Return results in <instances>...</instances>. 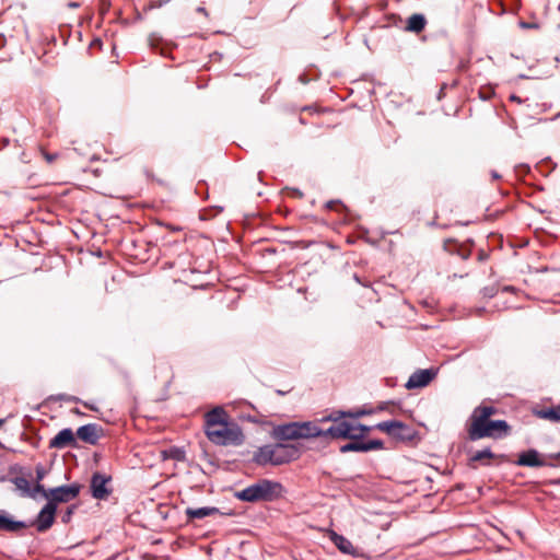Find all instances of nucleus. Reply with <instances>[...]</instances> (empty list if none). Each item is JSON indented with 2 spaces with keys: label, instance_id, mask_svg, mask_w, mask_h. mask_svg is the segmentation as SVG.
<instances>
[{
  "label": "nucleus",
  "instance_id": "nucleus-1",
  "mask_svg": "<svg viewBox=\"0 0 560 560\" xmlns=\"http://www.w3.org/2000/svg\"><path fill=\"white\" fill-rule=\"evenodd\" d=\"M229 416L222 407H215L205 417V431L210 442L217 445H241L244 434L234 422H229Z\"/></svg>",
  "mask_w": 560,
  "mask_h": 560
},
{
  "label": "nucleus",
  "instance_id": "nucleus-2",
  "mask_svg": "<svg viewBox=\"0 0 560 560\" xmlns=\"http://www.w3.org/2000/svg\"><path fill=\"white\" fill-rule=\"evenodd\" d=\"M495 413L497 409L493 406L476 407L469 417L468 439L478 441L485 438L500 439L508 435L510 425L505 420H490V417Z\"/></svg>",
  "mask_w": 560,
  "mask_h": 560
},
{
  "label": "nucleus",
  "instance_id": "nucleus-3",
  "mask_svg": "<svg viewBox=\"0 0 560 560\" xmlns=\"http://www.w3.org/2000/svg\"><path fill=\"white\" fill-rule=\"evenodd\" d=\"M283 487L270 479H259L257 482L236 491L234 497L244 502H271L282 495Z\"/></svg>",
  "mask_w": 560,
  "mask_h": 560
},
{
  "label": "nucleus",
  "instance_id": "nucleus-4",
  "mask_svg": "<svg viewBox=\"0 0 560 560\" xmlns=\"http://www.w3.org/2000/svg\"><path fill=\"white\" fill-rule=\"evenodd\" d=\"M374 428L400 442H409L413 440L416 435V431L410 425L397 420L383 421L377 423Z\"/></svg>",
  "mask_w": 560,
  "mask_h": 560
},
{
  "label": "nucleus",
  "instance_id": "nucleus-5",
  "mask_svg": "<svg viewBox=\"0 0 560 560\" xmlns=\"http://www.w3.org/2000/svg\"><path fill=\"white\" fill-rule=\"evenodd\" d=\"M81 487L79 483H71L49 488L47 494L49 495L47 503H52L55 509L59 503H68L74 500L80 493Z\"/></svg>",
  "mask_w": 560,
  "mask_h": 560
},
{
  "label": "nucleus",
  "instance_id": "nucleus-6",
  "mask_svg": "<svg viewBox=\"0 0 560 560\" xmlns=\"http://www.w3.org/2000/svg\"><path fill=\"white\" fill-rule=\"evenodd\" d=\"M549 455L550 454L541 455L537 450L529 448L525 452H522L518 455V458L515 462V464L517 466L532 467V468L545 467V466L556 467L557 465L555 463L548 462L545 459V458L553 459L552 457H549Z\"/></svg>",
  "mask_w": 560,
  "mask_h": 560
},
{
  "label": "nucleus",
  "instance_id": "nucleus-7",
  "mask_svg": "<svg viewBox=\"0 0 560 560\" xmlns=\"http://www.w3.org/2000/svg\"><path fill=\"white\" fill-rule=\"evenodd\" d=\"M275 466L296 460L301 456V448L295 444H273Z\"/></svg>",
  "mask_w": 560,
  "mask_h": 560
},
{
  "label": "nucleus",
  "instance_id": "nucleus-8",
  "mask_svg": "<svg viewBox=\"0 0 560 560\" xmlns=\"http://www.w3.org/2000/svg\"><path fill=\"white\" fill-rule=\"evenodd\" d=\"M110 481V476H106L98 471L94 472L90 482L92 497L96 500H106L112 493V489L108 487Z\"/></svg>",
  "mask_w": 560,
  "mask_h": 560
},
{
  "label": "nucleus",
  "instance_id": "nucleus-9",
  "mask_svg": "<svg viewBox=\"0 0 560 560\" xmlns=\"http://www.w3.org/2000/svg\"><path fill=\"white\" fill-rule=\"evenodd\" d=\"M436 374L438 370L433 368L417 370L410 375L405 386L408 389L424 387L436 376Z\"/></svg>",
  "mask_w": 560,
  "mask_h": 560
},
{
  "label": "nucleus",
  "instance_id": "nucleus-10",
  "mask_svg": "<svg viewBox=\"0 0 560 560\" xmlns=\"http://www.w3.org/2000/svg\"><path fill=\"white\" fill-rule=\"evenodd\" d=\"M56 512L57 509H55L52 503H46L42 508L36 520L33 522L39 533L48 530L54 525Z\"/></svg>",
  "mask_w": 560,
  "mask_h": 560
},
{
  "label": "nucleus",
  "instance_id": "nucleus-11",
  "mask_svg": "<svg viewBox=\"0 0 560 560\" xmlns=\"http://www.w3.org/2000/svg\"><path fill=\"white\" fill-rule=\"evenodd\" d=\"M101 427L96 423H89L80 427L77 431L78 438L91 445H95L101 436Z\"/></svg>",
  "mask_w": 560,
  "mask_h": 560
},
{
  "label": "nucleus",
  "instance_id": "nucleus-12",
  "mask_svg": "<svg viewBox=\"0 0 560 560\" xmlns=\"http://www.w3.org/2000/svg\"><path fill=\"white\" fill-rule=\"evenodd\" d=\"M74 433L70 428L62 429L55 435L50 442L49 447L51 448H65L67 446H75Z\"/></svg>",
  "mask_w": 560,
  "mask_h": 560
},
{
  "label": "nucleus",
  "instance_id": "nucleus-13",
  "mask_svg": "<svg viewBox=\"0 0 560 560\" xmlns=\"http://www.w3.org/2000/svg\"><path fill=\"white\" fill-rule=\"evenodd\" d=\"M272 436L279 441L298 440V422L280 424L273 428Z\"/></svg>",
  "mask_w": 560,
  "mask_h": 560
},
{
  "label": "nucleus",
  "instance_id": "nucleus-14",
  "mask_svg": "<svg viewBox=\"0 0 560 560\" xmlns=\"http://www.w3.org/2000/svg\"><path fill=\"white\" fill-rule=\"evenodd\" d=\"M273 444L260 446L253 455V462L258 466L272 465L275 466Z\"/></svg>",
  "mask_w": 560,
  "mask_h": 560
},
{
  "label": "nucleus",
  "instance_id": "nucleus-15",
  "mask_svg": "<svg viewBox=\"0 0 560 560\" xmlns=\"http://www.w3.org/2000/svg\"><path fill=\"white\" fill-rule=\"evenodd\" d=\"M28 525L22 521H14L5 511H0V532L18 533L20 529L26 528Z\"/></svg>",
  "mask_w": 560,
  "mask_h": 560
},
{
  "label": "nucleus",
  "instance_id": "nucleus-16",
  "mask_svg": "<svg viewBox=\"0 0 560 560\" xmlns=\"http://www.w3.org/2000/svg\"><path fill=\"white\" fill-rule=\"evenodd\" d=\"M324 436V430L311 421L298 422V440Z\"/></svg>",
  "mask_w": 560,
  "mask_h": 560
},
{
  "label": "nucleus",
  "instance_id": "nucleus-17",
  "mask_svg": "<svg viewBox=\"0 0 560 560\" xmlns=\"http://www.w3.org/2000/svg\"><path fill=\"white\" fill-rule=\"evenodd\" d=\"M349 421L341 420L335 422L327 430H324V436H330L332 439H345L349 435Z\"/></svg>",
  "mask_w": 560,
  "mask_h": 560
},
{
  "label": "nucleus",
  "instance_id": "nucleus-18",
  "mask_svg": "<svg viewBox=\"0 0 560 560\" xmlns=\"http://www.w3.org/2000/svg\"><path fill=\"white\" fill-rule=\"evenodd\" d=\"M427 23V19L423 14L415 13L407 19L404 30L406 32L419 34L425 28Z\"/></svg>",
  "mask_w": 560,
  "mask_h": 560
},
{
  "label": "nucleus",
  "instance_id": "nucleus-19",
  "mask_svg": "<svg viewBox=\"0 0 560 560\" xmlns=\"http://www.w3.org/2000/svg\"><path fill=\"white\" fill-rule=\"evenodd\" d=\"M185 513L189 520H201L207 516L220 514V510L214 506L187 508Z\"/></svg>",
  "mask_w": 560,
  "mask_h": 560
},
{
  "label": "nucleus",
  "instance_id": "nucleus-20",
  "mask_svg": "<svg viewBox=\"0 0 560 560\" xmlns=\"http://www.w3.org/2000/svg\"><path fill=\"white\" fill-rule=\"evenodd\" d=\"M332 541L341 552L346 555H352L354 552L352 542L346 537L334 534Z\"/></svg>",
  "mask_w": 560,
  "mask_h": 560
},
{
  "label": "nucleus",
  "instance_id": "nucleus-21",
  "mask_svg": "<svg viewBox=\"0 0 560 560\" xmlns=\"http://www.w3.org/2000/svg\"><path fill=\"white\" fill-rule=\"evenodd\" d=\"M495 455L492 453L490 448H483L481 451H477L470 458H469V466L472 468H476L472 463L475 462H482V465L488 466L489 464L483 462L485 459H491L494 458Z\"/></svg>",
  "mask_w": 560,
  "mask_h": 560
},
{
  "label": "nucleus",
  "instance_id": "nucleus-22",
  "mask_svg": "<svg viewBox=\"0 0 560 560\" xmlns=\"http://www.w3.org/2000/svg\"><path fill=\"white\" fill-rule=\"evenodd\" d=\"M10 481L20 491L22 497L33 495V493H31L30 482H28V480L26 478H24V477H14V478H11Z\"/></svg>",
  "mask_w": 560,
  "mask_h": 560
},
{
  "label": "nucleus",
  "instance_id": "nucleus-23",
  "mask_svg": "<svg viewBox=\"0 0 560 560\" xmlns=\"http://www.w3.org/2000/svg\"><path fill=\"white\" fill-rule=\"evenodd\" d=\"M162 456L164 459H174L177 462H183L186 458V453L183 448L172 446L167 450L162 451Z\"/></svg>",
  "mask_w": 560,
  "mask_h": 560
},
{
  "label": "nucleus",
  "instance_id": "nucleus-24",
  "mask_svg": "<svg viewBox=\"0 0 560 560\" xmlns=\"http://www.w3.org/2000/svg\"><path fill=\"white\" fill-rule=\"evenodd\" d=\"M537 416L541 419H548L555 422L560 421V405L548 408V409H541L537 412Z\"/></svg>",
  "mask_w": 560,
  "mask_h": 560
},
{
  "label": "nucleus",
  "instance_id": "nucleus-25",
  "mask_svg": "<svg viewBox=\"0 0 560 560\" xmlns=\"http://www.w3.org/2000/svg\"><path fill=\"white\" fill-rule=\"evenodd\" d=\"M340 452H365L364 442H361L360 440H352V442L342 445L340 447Z\"/></svg>",
  "mask_w": 560,
  "mask_h": 560
},
{
  "label": "nucleus",
  "instance_id": "nucleus-26",
  "mask_svg": "<svg viewBox=\"0 0 560 560\" xmlns=\"http://www.w3.org/2000/svg\"><path fill=\"white\" fill-rule=\"evenodd\" d=\"M343 418H347V411L334 410L327 417H324L322 421H332L335 423L343 420Z\"/></svg>",
  "mask_w": 560,
  "mask_h": 560
},
{
  "label": "nucleus",
  "instance_id": "nucleus-27",
  "mask_svg": "<svg viewBox=\"0 0 560 560\" xmlns=\"http://www.w3.org/2000/svg\"><path fill=\"white\" fill-rule=\"evenodd\" d=\"M47 491L48 489H46L40 482H36V485L33 488H31V493H33V495L28 497L35 499L36 495L40 493L42 497L48 500L49 495L47 494Z\"/></svg>",
  "mask_w": 560,
  "mask_h": 560
},
{
  "label": "nucleus",
  "instance_id": "nucleus-28",
  "mask_svg": "<svg viewBox=\"0 0 560 560\" xmlns=\"http://www.w3.org/2000/svg\"><path fill=\"white\" fill-rule=\"evenodd\" d=\"M365 452H370L373 450H382L384 448V443L381 440H371L368 442H364Z\"/></svg>",
  "mask_w": 560,
  "mask_h": 560
},
{
  "label": "nucleus",
  "instance_id": "nucleus-29",
  "mask_svg": "<svg viewBox=\"0 0 560 560\" xmlns=\"http://www.w3.org/2000/svg\"><path fill=\"white\" fill-rule=\"evenodd\" d=\"M346 439L349 440H361V433L358 430V423H349V435Z\"/></svg>",
  "mask_w": 560,
  "mask_h": 560
},
{
  "label": "nucleus",
  "instance_id": "nucleus-30",
  "mask_svg": "<svg viewBox=\"0 0 560 560\" xmlns=\"http://www.w3.org/2000/svg\"><path fill=\"white\" fill-rule=\"evenodd\" d=\"M74 510H75L74 505L68 506L67 510L61 515V522L65 523V524L69 523L71 517H72V515H73Z\"/></svg>",
  "mask_w": 560,
  "mask_h": 560
},
{
  "label": "nucleus",
  "instance_id": "nucleus-31",
  "mask_svg": "<svg viewBox=\"0 0 560 560\" xmlns=\"http://www.w3.org/2000/svg\"><path fill=\"white\" fill-rule=\"evenodd\" d=\"M370 413V411H366L364 409H358L354 411H347V418L358 419L364 415Z\"/></svg>",
  "mask_w": 560,
  "mask_h": 560
},
{
  "label": "nucleus",
  "instance_id": "nucleus-32",
  "mask_svg": "<svg viewBox=\"0 0 560 560\" xmlns=\"http://www.w3.org/2000/svg\"><path fill=\"white\" fill-rule=\"evenodd\" d=\"M497 293V289L494 287H487L482 289V294L485 298H493Z\"/></svg>",
  "mask_w": 560,
  "mask_h": 560
},
{
  "label": "nucleus",
  "instance_id": "nucleus-33",
  "mask_svg": "<svg viewBox=\"0 0 560 560\" xmlns=\"http://www.w3.org/2000/svg\"><path fill=\"white\" fill-rule=\"evenodd\" d=\"M46 475V471L42 465L36 467V482H40Z\"/></svg>",
  "mask_w": 560,
  "mask_h": 560
},
{
  "label": "nucleus",
  "instance_id": "nucleus-34",
  "mask_svg": "<svg viewBox=\"0 0 560 560\" xmlns=\"http://www.w3.org/2000/svg\"><path fill=\"white\" fill-rule=\"evenodd\" d=\"M59 399L60 400H65V401H69V402H82L78 397L69 396V395H66V394L60 395Z\"/></svg>",
  "mask_w": 560,
  "mask_h": 560
},
{
  "label": "nucleus",
  "instance_id": "nucleus-35",
  "mask_svg": "<svg viewBox=\"0 0 560 560\" xmlns=\"http://www.w3.org/2000/svg\"><path fill=\"white\" fill-rule=\"evenodd\" d=\"M358 430L361 433V439L372 430V427H368L362 423H358Z\"/></svg>",
  "mask_w": 560,
  "mask_h": 560
},
{
  "label": "nucleus",
  "instance_id": "nucleus-36",
  "mask_svg": "<svg viewBox=\"0 0 560 560\" xmlns=\"http://www.w3.org/2000/svg\"><path fill=\"white\" fill-rule=\"evenodd\" d=\"M44 156H45V159H46V161H47L48 163H51V162H52V161H55V160H56V158H57V155H56V154H51V153H45V154H44Z\"/></svg>",
  "mask_w": 560,
  "mask_h": 560
},
{
  "label": "nucleus",
  "instance_id": "nucleus-37",
  "mask_svg": "<svg viewBox=\"0 0 560 560\" xmlns=\"http://www.w3.org/2000/svg\"><path fill=\"white\" fill-rule=\"evenodd\" d=\"M510 101L515 102V103H518V104H521V103L523 102V101L521 100V97H520V96H517V95H515V94H512V95L510 96Z\"/></svg>",
  "mask_w": 560,
  "mask_h": 560
},
{
  "label": "nucleus",
  "instance_id": "nucleus-38",
  "mask_svg": "<svg viewBox=\"0 0 560 560\" xmlns=\"http://www.w3.org/2000/svg\"><path fill=\"white\" fill-rule=\"evenodd\" d=\"M337 203H338V201L330 200V201H328V202L326 203V208L331 210V209H334V208H335V206H336Z\"/></svg>",
  "mask_w": 560,
  "mask_h": 560
},
{
  "label": "nucleus",
  "instance_id": "nucleus-39",
  "mask_svg": "<svg viewBox=\"0 0 560 560\" xmlns=\"http://www.w3.org/2000/svg\"><path fill=\"white\" fill-rule=\"evenodd\" d=\"M491 177L492 179H499L501 178V175L495 171H491Z\"/></svg>",
  "mask_w": 560,
  "mask_h": 560
},
{
  "label": "nucleus",
  "instance_id": "nucleus-40",
  "mask_svg": "<svg viewBox=\"0 0 560 560\" xmlns=\"http://www.w3.org/2000/svg\"><path fill=\"white\" fill-rule=\"evenodd\" d=\"M83 405L89 408L90 410H97V408L93 405V404H89V402H83Z\"/></svg>",
  "mask_w": 560,
  "mask_h": 560
},
{
  "label": "nucleus",
  "instance_id": "nucleus-41",
  "mask_svg": "<svg viewBox=\"0 0 560 560\" xmlns=\"http://www.w3.org/2000/svg\"><path fill=\"white\" fill-rule=\"evenodd\" d=\"M72 412H74V413H75V415H78V416H83V415H84V413H83L82 411H80V409H78V408L72 409Z\"/></svg>",
  "mask_w": 560,
  "mask_h": 560
},
{
  "label": "nucleus",
  "instance_id": "nucleus-42",
  "mask_svg": "<svg viewBox=\"0 0 560 560\" xmlns=\"http://www.w3.org/2000/svg\"><path fill=\"white\" fill-rule=\"evenodd\" d=\"M549 457H552V458H560V452H559V453L551 454V455H549Z\"/></svg>",
  "mask_w": 560,
  "mask_h": 560
},
{
  "label": "nucleus",
  "instance_id": "nucleus-43",
  "mask_svg": "<svg viewBox=\"0 0 560 560\" xmlns=\"http://www.w3.org/2000/svg\"><path fill=\"white\" fill-rule=\"evenodd\" d=\"M69 7H70V8H78V7H79V3H77V2H70V3H69Z\"/></svg>",
  "mask_w": 560,
  "mask_h": 560
},
{
  "label": "nucleus",
  "instance_id": "nucleus-44",
  "mask_svg": "<svg viewBox=\"0 0 560 560\" xmlns=\"http://www.w3.org/2000/svg\"><path fill=\"white\" fill-rule=\"evenodd\" d=\"M197 11L206 14V9H205V8H202V7H199V8L197 9Z\"/></svg>",
  "mask_w": 560,
  "mask_h": 560
},
{
  "label": "nucleus",
  "instance_id": "nucleus-45",
  "mask_svg": "<svg viewBox=\"0 0 560 560\" xmlns=\"http://www.w3.org/2000/svg\"><path fill=\"white\" fill-rule=\"evenodd\" d=\"M276 393H277L278 395H281V396H282V395H285V393H287V392H283V390H280V389H277V390H276Z\"/></svg>",
  "mask_w": 560,
  "mask_h": 560
},
{
  "label": "nucleus",
  "instance_id": "nucleus-46",
  "mask_svg": "<svg viewBox=\"0 0 560 560\" xmlns=\"http://www.w3.org/2000/svg\"><path fill=\"white\" fill-rule=\"evenodd\" d=\"M168 0H159V5H162L163 3H166Z\"/></svg>",
  "mask_w": 560,
  "mask_h": 560
},
{
  "label": "nucleus",
  "instance_id": "nucleus-47",
  "mask_svg": "<svg viewBox=\"0 0 560 560\" xmlns=\"http://www.w3.org/2000/svg\"><path fill=\"white\" fill-rule=\"evenodd\" d=\"M468 256H469L468 254H463V255H462V257H463L464 259H467V258H468Z\"/></svg>",
  "mask_w": 560,
  "mask_h": 560
},
{
  "label": "nucleus",
  "instance_id": "nucleus-48",
  "mask_svg": "<svg viewBox=\"0 0 560 560\" xmlns=\"http://www.w3.org/2000/svg\"><path fill=\"white\" fill-rule=\"evenodd\" d=\"M172 230H173V231H179L180 229H179V228L172 226Z\"/></svg>",
  "mask_w": 560,
  "mask_h": 560
},
{
  "label": "nucleus",
  "instance_id": "nucleus-49",
  "mask_svg": "<svg viewBox=\"0 0 560 560\" xmlns=\"http://www.w3.org/2000/svg\"><path fill=\"white\" fill-rule=\"evenodd\" d=\"M4 423L3 419H0V427Z\"/></svg>",
  "mask_w": 560,
  "mask_h": 560
}]
</instances>
